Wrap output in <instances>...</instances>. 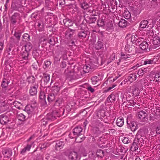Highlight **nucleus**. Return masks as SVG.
I'll list each match as a JSON object with an SVG mask.
<instances>
[{
    "label": "nucleus",
    "mask_w": 160,
    "mask_h": 160,
    "mask_svg": "<svg viewBox=\"0 0 160 160\" xmlns=\"http://www.w3.org/2000/svg\"><path fill=\"white\" fill-rule=\"evenodd\" d=\"M137 117L138 119L141 122H144L146 120V118L147 114L145 111H141L138 112L137 113Z\"/></svg>",
    "instance_id": "4"
},
{
    "label": "nucleus",
    "mask_w": 160,
    "mask_h": 160,
    "mask_svg": "<svg viewBox=\"0 0 160 160\" xmlns=\"http://www.w3.org/2000/svg\"><path fill=\"white\" fill-rule=\"evenodd\" d=\"M107 30H112L113 29V27L112 21L108 22L106 25Z\"/></svg>",
    "instance_id": "43"
},
{
    "label": "nucleus",
    "mask_w": 160,
    "mask_h": 160,
    "mask_svg": "<svg viewBox=\"0 0 160 160\" xmlns=\"http://www.w3.org/2000/svg\"><path fill=\"white\" fill-rule=\"evenodd\" d=\"M2 153L5 158H8V160H11L10 158L12 155V150L10 149H5L2 151Z\"/></svg>",
    "instance_id": "10"
},
{
    "label": "nucleus",
    "mask_w": 160,
    "mask_h": 160,
    "mask_svg": "<svg viewBox=\"0 0 160 160\" xmlns=\"http://www.w3.org/2000/svg\"><path fill=\"white\" fill-rule=\"evenodd\" d=\"M140 144L138 142L134 140L132 144V145L130 148V150L132 151H135L138 149L139 148L138 145Z\"/></svg>",
    "instance_id": "25"
},
{
    "label": "nucleus",
    "mask_w": 160,
    "mask_h": 160,
    "mask_svg": "<svg viewBox=\"0 0 160 160\" xmlns=\"http://www.w3.org/2000/svg\"><path fill=\"white\" fill-rule=\"evenodd\" d=\"M47 96V99L48 102L51 103L55 100V96L54 94H48Z\"/></svg>",
    "instance_id": "37"
},
{
    "label": "nucleus",
    "mask_w": 160,
    "mask_h": 160,
    "mask_svg": "<svg viewBox=\"0 0 160 160\" xmlns=\"http://www.w3.org/2000/svg\"><path fill=\"white\" fill-rule=\"evenodd\" d=\"M152 43L151 45V48L152 49H158L160 48V39L159 37H155L152 40H151Z\"/></svg>",
    "instance_id": "2"
},
{
    "label": "nucleus",
    "mask_w": 160,
    "mask_h": 160,
    "mask_svg": "<svg viewBox=\"0 0 160 160\" xmlns=\"http://www.w3.org/2000/svg\"><path fill=\"white\" fill-rule=\"evenodd\" d=\"M28 79L29 83H33L35 81V78L33 76L29 77Z\"/></svg>",
    "instance_id": "53"
},
{
    "label": "nucleus",
    "mask_w": 160,
    "mask_h": 160,
    "mask_svg": "<svg viewBox=\"0 0 160 160\" xmlns=\"http://www.w3.org/2000/svg\"><path fill=\"white\" fill-rule=\"evenodd\" d=\"M82 128L80 126H77L75 127L73 130L72 134L70 133L69 136V138L71 139L75 138L76 140L78 138H79V136L82 134ZM82 140L81 141H79V142H81L82 141H83L84 138L82 137V138H80Z\"/></svg>",
    "instance_id": "1"
},
{
    "label": "nucleus",
    "mask_w": 160,
    "mask_h": 160,
    "mask_svg": "<svg viewBox=\"0 0 160 160\" xmlns=\"http://www.w3.org/2000/svg\"><path fill=\"white\" fill-rule=\"evenodd\" d=\"M64 144L65 143L64 142L61 140L57 141L55 145L56 149L58 150H60L63 148Z\"/></svg>",
    "instance_id": "21"
},
{
    "label": "nucleus",
    "mask_w": 160,
    "mask_h": 160,
    "mask_svg": "<svg viewBox=\"0 0 160 160\" xmlns=\"http://www.w3.org/2000/svg\"><path fill=\"white\" fill-rule=\"evenodd\" d=\"M12 97H11L10 98H9L7 100V103L8 104H13L14 105V106L16 107V103L15 102V101H12L13 100L11 98Z\"/></svg>",
    "instance_id": "51"
},
{
    "label": "nucleus",
    "mask_w": 160,
    "mask_h": 160,
    "mask_svg": "<svg viewBox=\"0 0 160 160\" xmlns=\"http://www.w3.org/2000/svg\"><path fill=\"white\" fill-rule=\"evenodd\" d=\"M38 87V83L31 86L29 90V93L30 95L33 96L36 95Z\"/></svg>",
    "instance_id": "11"
},
{
    "label": "nucleus",
    "mask_w": 160,
    "mask_h": 160,
    "mask_svg": "<svg viewBox=\"0 0 160 160\" xmlns=\"http://www.w3.org/2000/svg\"><path fill=\"white\" fill-rule=\"evenodd\" d=\"M155 62H154L153 59H151L144 61L143 62V64H152L154 63Z\"/></svg>",
    "instance_id": "50"
},
{
    "label": "nucleus",
    "mask_w": 160,
    "mask_h": 160,
    "mask_svg": "<svg viewBox=\"0 0 160 160\" xmlns=\"http://www.w3.org/2000/svg\"><path fill=\"white\" fill-rule=\"evenodd\" d=\"M123 16L126 19H128L130 18L131 14L128 11H125L123 13Z\"/></svg>",
    "instance_id": "46"
},
{
    "label": "nucleus",
    "mask_w": 160,
    "mask_h": 160,
    "mask_svg": "<svg viewBox=\"0 0 160 160\" xmlns=\"http://www.w3.org/2000/svg\"><path fill=\"white\" fill-rule=\"evenodd\" d=\"M119 151L122 153H124L128 150V149L126 148H124L123 147H120V148L118 149Z\"/></svg>",
    "instance_id": "52"
},
{
    "label": "nucleus",
    "mask_w": 160,
    "mask_h": 160,
    "mask_svg": "<svg viewBox=\"0 0 160 160\" xmlns=\"http://www.w3.org/2000/svg\"><path fill=\"white\" fill-rule=\"evenodd\" d=\"M41 52V51L39 50H34L32 52V55L35 58L39 57H40V53Z\"/></svg>",
    "instance_id": "42"
},
{
    "label": "nucleus",
    "mask_w": 160,
    "mask_h": 160,
    "mask_svg": "<svg viewBox=\"0 0 160 160\" xmlns=\"http://www.w3.org/2000/svg\"><path fill=\"white\" fill-rule=\"evenodd\" d=\"M137 77L136 73H133L130 74L126 78L125 80L126 82L129 81L130 83H131L136 79Z\"/></svg>",
    "instance_id": "18"
},
{
    "label": "nucleus",
    "mask_w": 160,
    "mask_h": 160,
    "mask_svg": "<svg viewBox=\"0 0 160 160\" xmlns=\"http://www.w3.org/2000/svg\"><path fill=\"white\" fill-rule=\"evenodd\" d=\"M124 123V120L123 117H120L117 119L116 124L118 127H121L122 126Z\"/></svg>",
    "instance_id": "33"
},
{
    "label": "nucleus",
    "mask_w": 160,
    "mask_h": 160,
    "mask_svg": "<svg viewBox=\"0 0 160 160\" xmlns=\"http://www.w3.org/2000/svg\"><path fill=\"white\" fill-rule=\"evenodd\" d=\"M91 80L93 85L98 86L100 84V79L97 76H94L92 77Z\"/></svg>",
    "instance_id": "29"
},
{
    "label": "nucleus",
    "mask_w": 160,
    "mask_h": 160,
    "mask_svg": "<svg viewBox=\"0 0 160 160\" xmlns=\"http://www.w3.org/2000/svg\"><path fill=\"white\" fill-rule=\"evenodd\" d=\"M121 97L122 100V102L123 103H125L126 101H127V98L126 97L124 94H122Z\"/></svg>",
    "instance_id": "64"
},
{
    "label": "nucleus",
    "mask_w": 160,
    "mask_h": 160,
    "mask_svg": "<svg viewBox=\"0 0 160 160\" xmlns=\"http://www.w3.org/2000/svg\"><path fill=\"white\" fill-rule=\"evenodd\" d=\"M148 21L147 20H143L140 23L139 29L141 30L142 29L144 28L148 27Z\"/></svg>",
    "instance_id": "28"
},
{
    "label": "nucleus",
    "mask_w": 160,
    "mask_h": 160,
    "mask_svg": "<svg viewBox=\"0 0 160 160\" xmlns=\"http://www.w3.org/2000/svg\"><path fill=\"white\" fill-rule=\"evenodd\" d=\"M138 37L137 36H135V35H133L131 36V41L133 43H136L137 38H138Z\"/></svg>",
    "instance_id": "56"
},
{
    "label": "nucleus",
    "mask_w": 160,
    "mask_h": 160,
    "mask_svg": "<svg viewBox=\"0 0 160 160\" xmlns=\"http://www.w3.org/2000/svg\"><path fill=\"white\" fill-rule=\"evenodd\" d=\"M65 110L64 108H61L59 109H53V114H55L56 117H59L64 115Z\"/></svg>",
    "instance_id": "16"
},
{
    "label": "nucleus",
    "mask_w": 160,
    "mask_h": 160,
    "mask_svg": "<svg viewBox=\"0 0 160 160\" xmlns=\"http://www.w3.org/2000/svg\"><path fill=\"white\" fill-rule=\"evenodd\" d=\"M117 20L118 19L117 18L116 19H115L113 20L114 22L118 24V26L121 28H125L128 25V22L124 19H121L119 22H118L117 21Z\"/></svg>",
    "instance_id": "7"
},
{
    "label": "nucleus",
    "mask_w": 160,
    "mask_h": 160,
    "mask_svg": "<svg viewBox=\"0 0 160 160\" xmlns=\"http://www.w3.org/2000/svg\"><path fill=\"white\" fill-rule=\"evenodd\" d=\"M67 155L69 160H77L78 157V153L75 151L69 152Z\"/></svg>",
    "instance_id": "8"
},
{
    "label": "nucleus",
    "mask_w": 160,
    "mask_h": 160,
    "mask_svg": "<svg viewBox=\"0 0 160 160\" xmlns=\"http://www.w3.org/2000/svg\"><path fill=\"white\" fill-rule=\"evenodd\" d=\"M19 14L18 13H14L11 18V22L13 25L15 24L17 22V17L19 16Z\"/></svg>",
    "instance_id": "27"
},
{
    "label": "nucleus",
    "mask_w": 160,
    "mask_h": 160,
    "mask_svg": "<svg viewBox=\"0 0 160 160\" xmlns=\"http://www.w3.org/2000/svg\"><path fill=\"white\" fill-rule=\"evenodd\" d=\"M63 22L64 25L67 27L72 26L73 24V21L68 18L64 19L63 20Z\"/></svg>",
    "instance_id": "23"
},
{
    "label": "nucleus",
    "mask_w": 160,
    "mask_h": 160,
    "mask_svg": "<svg viewBox=\"0 0 160 160\" xmlns=\"http://www.w3.org/2000/svg\"><path fill=\"white\" fill-rule=\"evenodd\" d=\"M17 118L18 120L23 121L25 120V116L22 113H20L18 114Z\"/></svg>",
    "instance_id": "45"
},
{
    "label": "nucleus",
    "mask_w": 160,
    "mask_h": 160,
    "mask_svg": "<svg viewBox=\"0 0 160 160\" xmlns=\"http://www.w3.org/2000/svg\"><path fill=\"white\" fill-rule=\"evenodd\" d=\"M143 38H141L138 37L137 38V41L136 42V43H135V44H136V45H137L138 44H139V43H142V42H143L142 41Z\"/></svg>",
    "instance_id": "61"
},
{
    "label": "nucleus",
    "mask_w": 160,
    "mask_h": 160,
    "mask_svg": "<svg viewBox=\"0 0 160 160\" xmlns=\"http://www.w3.org/2000/svg\"><path fill=\"white\" fill-rule=\"evenodd\" d=\"M0 107L3 111H5L8 108V105L6 104L5 101L0 102Z\"/></svg>",
    "instance_id": "39"
},
{
    "label": "nucleus",
    "mask_w": 160,
    "mask_h": 160,
    "mask_svg": "<svg viewBox=\"0 0 160 160\" xmlns=\"http://www.w3.org/2000/svg\"><path fill=\"white\" fill-rule=\"evenodd\" d=\"M46 95L45 93L43 92H40L39 99L40 102L42 103L43 105L47 104L46 100Z\"/></svg>",
    "instance_id": "17"
},
{
    "label": "nucleus",
    "mask_w": 160,
    "mask_h": 160,
    "mask_svg": "<svg viewBox=\"0 0 160 160\" xmlns=\"http://www.w3.org/2000/svg\"><path fill=\"white\" fill-rule=\"evenodd\" d=\"M128 101V103H127V105H128L132 106H134L136 105V102H135L133 100H127Z\"/></svg>",
    "instance_id": "55"
},
{
    "label": "nucleus",
    "mask_w": 160,
    "mask_h": 160,
    "mask_svg": "<svg viewBox=\"0 0 160 160\" xmlns=\"http://www.w3.org/2000/svg\"><path fill=\"white\" fill-rule=\"evenodd\" d=\"M10 41L12 43L16 44H18L19 43V42L17 41V40L15 38H14L12 37H11L10 38Z\"/></svg>",
    "instance_id": "58"
},
{
    "label": "nucleus",
    "mask_w": 160,
    "mask_h": 160,
    "mask_svg": "<svg viewBox=\"0 0 160 160\" xmlns=\"http://www.w3.org/2000/svg\"><path fill=\"white\" fill-rule=\"evenodd\" d=\"M154 80H156L157 82H160V72L156 73L154 76Z\"/></svg>",
    "instance_id": "49"
},
{
    "label": "nucleus",
    "mask_w": 160,
    "mask_h": 160,
    "mask_svg": "<svg viewBox=\"0 0 160 160\" xmlns=\"http://www.w3.org/2000/svg\"><path fill=\"white\" fill-rule=\"evenodd\" d=\"M9 82L6 80L3 81L1 85L2 88H6L8 86Z\"/></svg>",
    "instance_id": "47"
},
{
    "label": "nucleus",
    "mask_w": 160,
    "mask_h": 160,
    "mask_svg": "<svg viewBox=\"0 0 160 160\" xmlns=\"http://www.w3.org/2000/svg\"><path fill=\"white\" fill-rule=\"evenodd\" d=\"M122 142L125 144H128L130 142V140H129L128 138L124 137L123 138Z\"/></svg>",
    "instance_id": "57"
},
{
    "label": "nucleus",
    "mask_w": 160,
    "mask_h": 160,
    "mask_svg": "<svg viewBox=\"0 0 160 160\" xmlns=\"http://www.w3.org/2000/svg\"><path fill=\"white\" fill-rule=\"evenodd\" d=\"M129 57H130V55L129 54L122 53L121 59H123L124 60H125Z\"/></svg>",
    "instance_id": "54"
},
{
    "label": "nucleus",
    "mask_w": 160,
    "mask_h": 160,
    "mask_svg": "<svg viewBox=\"0 0 160 160\" xmlns=\"http://www.w3.org/2000/svg\"><path fill=\"white\" fill-rule=\"evenodd\" d=\"M115 55L114 54H112L110 57L109 58L110 60H109L108 62L107 63L108 64L110 63V62H111L112 61L114 60L115 59Z\"/></svg>",
    "instance_id": "60"
},
{
    "label": "nucleus",
    "mask_w": 160,
    "mask_h": 160,
    "mask_svg": "<svg viewBox=\"0 0 160 160\" xmlns=\"http://www.w3.org/2000/svg\"><path fill=\"white\" fill-rule=\"evenodd\" d=\"M104 152L103 150L101 149H98L97 150L96 154L98 157H99L101 158L103 157L104 156Z\"/></svg>",
    "instance_id": "44"
},
{
    "label": "nucleus",
    "mask_w": 160,
    "mask_h": 160,
    "mask_svg": "<svg viewBox=\"0 0 160 160\" xmlns=\"http://www.w3.org/2000/svg\"><path fill=\"white\" fill-rule=\"evenodd\" d=\"M105 18V17H103L101 18H99L97 21V25L99 27H102L105 25V21L104 19L103 18Z\"/></svg>",
    "instance_id": "34"
},
{
    "label": "nucleus",
    "mask_w": 160,
    "mask_h": 160,
    "mask_svg": "<svg viewBox=\"0 0 160 160\" xmlns=\"http://www.w3.org/2000/svg\"><path fill=\"white\" fill-rule=\"evenodd\" d=\"M44 81V84L46 85V87H49L50 86L52 82V81L50 82V76L49 74L46 73H44L42 78Z\"/></svg>",
    "instance_id": "6"
},
{
    "label": "nucleus",
    "mask_w": 160,
    "mask_h": 160,
    "mask_svg": "<svg viewBox=\"0 0 160 160\" xmlns=\"http://www.w3.org/2000/svg\"><path fill=\"white\" fill-rule=\"evenodd\" d=\"M118 94L116 92H112L108 96L107 98L108 102H114L118 99Z\"/></svg>",
    "instance_id": "5"
},
{
    "label": "nucleus",
    "mask_w": 160,
    "mask_h": 160,
    "mask_svg": "<svg viewBox=\"0 0 160 160\" xmlns=\"http://www.w3.org/2000/svg\"><path fill=\"white\" fill-rule=\"evenodd\" d=\"M30 40V36L27 33H25L23 34L22 36V41L27 42Z\"/></svg>",
    "instance_id": "41"
},
{
    "label": "nucleus",
    "mask_w": 160,
    "mask_h": 160,
    "mask_svg": "<svg viewBox=\"0 0 160 160\" xmlns=\"http://www.w3.org/2000/svg\"><path fill=\"white\" fill-rule=\"evenodd\" d=\"M101 131L99 128L97 127H93L92 129V133L95 137H97L101 133Z\"/></svg>",
    "instance_id": "24"
},
{
    "label": "nucleus",
    "mask_w": 160,
    "mask_h": 160,
    "mask_svg": "<svg viewBox=\"0 0 160 160\" xmlns=\"http://www.w3.org/2000/svg\"><path fill=\"white\" fill-rule=\"evenodd\" d=\"M75 31V29H72L69 28L65 32V35L66 38L67 39H70L72 37Z\"/></svg>",
    "instance_id": "15"
},
{
    "label": "nucleus",
    "mask_w": 160,
    "mask_h": 160,
    "mask_svg": "<svg viewBox=\"0 0 160 160\" xmlns=\"http://www.w3.org/2000/svg\"><path fill=\"white\" fill-rule=\"evenodd\" d=\"M136 47L133 45H130L128 44L126 45L125 50L130 53L134 54L136 52Z\"/></svg>",
    "instance_id": "9"
},
{
    "label": "nucleus",
    "mask_w": 160,
    "mask_h": 160,
    "mask_svg": "<svg viewBox=\"0 0 160 160\" xmlns=\"http://www.w3.org/2000/svg\"><path fill=\"white\" fill-rule=\"evenodd\" d=\"M25 50L26 51L30 52L32 48V43L30 42H27L26 44L24 46Z\"/></svg>",
    "instance_id": "38"
},
{
    "label": "nucleus",
    "mask_w": 160,
    "mask_h": 160,
    "mask_svg": "<svg viewBox=\"0 0 160 160\" xmlns=\"http://www.w3.org/2000/svg\"><path fill=\"white\" fill-rule=\"evenodd\" d=\"M140 48L142 50L146 51L147 50L149 45L146 41L142 42L139 44Z\"/></svg>",
    "instance_id": "30"
},
{
    "label": "nucleus",
    "mask_w": 160,
    "mask_h": 160,
    "mask_svg": "<svg viewBox=\"0 0 160 160\" xmlns=\"http://www.w3.org/2000/svg\"><path fill=\"white\" fill-rule=\"evenodd\" d=\"M103 41L102 38H99L98 42L95 44V47L97 50H100L104 48Z\"/></svg>",
    "instance_id": "13"
},
{
    "label": "nucleus",
    "mask_w": 160,
    "mask_h": 160,
    "mask_svg": "<svg viewBox=\"0 0 160 160\" xmlns=\"http://www.w3.org/2000/svg\"><path fill=\"white\" fill-rule=\"evenodd\" d=\"M90 70V68L87 65L84 66L83 68V70L82 71L84 72L85 73L88 72Z\"/></svg>",
    "instance_id": "48"
},
{
    "label": "nucleus",
    "mask_w": 160,
    "mask_h": 160,
    "mask_svg": "<svg viewBox=\"0 0 160 160\" xmlns=\"http://www.w3.org/2000/svg\"><path fill=\"white\" fill-rule=\"evenodd\" d=\"M48 41L49 43L52 45H54L55 44L54 39L53 38H52L50 39H48Z\"/></svg>",
    "instance_id": "62"
},
{
    "label": "nucleus",
    "mask_w": 160,
    "mask_h": 160,
    "mask_svg": "<svg viewBox=\"0 0 160 160\" xmlns=\"http://www.w3.org/2000/svg\"><path fill=\"white\" fill-rule=\"evenodd\" d=\"M128 125V128H129L131 130L134 132L138 129V126L136 122L134 121H132L129 124L127 121Z\"/></svg>",
    "instance_id": "12"
},
{
    "label": "nucleus",
    "mask_w": 160,
    "mask_h": 160,
    "mask_svg": "<svg viewBox=\"0 0 160 160\" xmlns=\"http://www.w3.org/2000/svg\"><path fill=\"white\" fill-rule=\"evenodd\" d=\"M10 121L9 118L6 115L4 114L0 116V122L1 124H6Z\"/></svg>",
    "instance_id": "14"
},
{
    "label": "nucleus",
    "mask_w": 160,
    "mask_h": 160,
    "mask_svg": "<svg viewBox=\"0 0 160 160\" xmlns=\"http://www.w3.org/2000/svg\"><path fill=\"white\" fill-rule=\"evenodd\" d=\"M97 20V18L96 17H87L86 21L87 23L92 24L95 23Z\"/></svg>",
    "instance_id": "26"
},
{
    "label": "nucleus",
    "mask_w": 160,
    "mask_h": 160,
    "mask_svg": "<svg viewBox=\"0 0 160 160\" xmlns=\"http://www.w3.org/2000/svg\"><path fill=\"white\" fill-rule=\"evenodd\" d=\"M88 32L87 30H80L78 34V37L81 39H83L86 38L87 36Z\"/></svg>",
    "instance_id": "19"
},
{
    "label": "nucleus",
    "mask_w": 160,
    "mask_h": 160,
    "mask_svg": "<svg viewBox=\"0 0 160 160\" xmlns=\"http://www.w3.org/2000/svg\"><path fill=\"white\" fill-rule=\"evenodd\" d=\"M52 0H45L46 7L50 10L53 9L54 3Z\"/></svg>",
    "instance_id": "20"
},
{
    "label": "nucleus",
    "mask_w": 160,
    "mask_h": 160,
    "mask_svg": "<svg viewBox=\"0 0 160 160\" xmlns=\"http://www.w3.org/2000/svg\"><path fill=\"white\" fill-rule=\"evenodd\" d=\"M38 64L37 62L34 63L32 65V68L34 69L35 70H37L38 68Z\"/></svg>",
    "instance_id": "63"
},
{
    "label": "nucleus",
    "mask_w": 160,
    "mask_h": 160,
    "mask_svg": "<svg viewBox=\"0 0 160 160\" xmlns=\"http://www.w3.org/2000/svg\"><path fill=\"white\" fill-rule=\"evenodd\" d=\"M146 139V137L141 134L140 131H138L134 140L138 142V143L139 144L141 143V145H142V144H144V142Z\"/></svg>",
    "instance_id": "3"
},
{
    "label": "nucleus",
    "mask_w": 160,
    "mask_h": 160,
    "mask_svg": "<svg viewBox=\"0 0 160 160\" xmlns=\"http://www.w3.org/2000/svg\"><path fill=\"white\" fill-rule=\"evenodd\" d=\"M52 90L53 92L57 94L58 92L60 90V86H58L57 84H55L52 88Z\"/></svg>",
    "instance_id": "40"
},
{
    "label": "nucleus",
    "mask_w": 160,
    "mask_h": 160,
    "mask_svg": "<svg viewBox=\"0 0 160 160\" xmlns=\"http://www.w3.org/2000/svg\"><path fill=\"white\" fill-rule=\"evenodd\" d=\"M22 34V32L21 30H15L14 31V36L17 41L19 42L20 40Z\"/></svg>",
    "instance_id": "22"
},
{
    "label": "nucleus",
    "mask_w": 160,
    "mask_h": 160,
    "mask_svg": "<svg viewBox=\"0 0 160 160\" xmlns=\"http://www.w3.org/2000/svg\"><path fill=\"white\" fill-rule=\"evenodd\" d=\"M82 70H78V71L75 72L73 74V79H78L81 78L82 76Z\"/></svg>",
    "instance_id": "32"
},
{
    "label": "nucleus",
    "mask_w": 160,
    "mask_h": 160,
    "mask_svg": "<svg viewBox=\"0 0 160 160\" xmlns=\"http://www.w3.org/2000/svg\"><path fill=\"white\" fill-rule=\"evenodd\" d=\"M31 147V145L28 144L20 152L21 154L23 155L27 151H29Z\"/></svg>",
    "instance_id": "35"
},
{
    "label": "nucleus",
    "mask_w": 160,
    "mask_h": 160,
    "mask_svg": "<svg viewBox=\"0 0 160 160\" xmlns=\"http://www.w3.org/2000/svg\"><path fill=\"white\" fill-rule=\"evenodd\" d=\"M29 53L30 52L28 51L27 52V51H26L25 50L24 51L21 52V54L22 58L25 60H28Z\"/></svg>",
    "instance_id": "36"
},
{
    "label": "nucleus",
    "mask_w": 160,
    "mask_h": 160,
    "mask_svg": "<svg viewBox=\"0 0 160 160\" xmlns=\"http://www.w3.org/2000/svg\"><path fill=\"white\" fill-rule=\"evenodd\" d=\"M56 116L55 114H53V110L51 113H48L46 116V119L49 121H53L56 118Z\"/></svg>",
    "instance_id": "31"
},
{
    "label": "nucleus",
    "mask_w": 160,
    "mask_h": 160,
    "mask_svg": "<svg viewBox=\"0 0 160 160\" xmlns=\"http://www.w3.org/2000/svg\"><path fill=\"white\" fill-rule=\"evenodd\" d=\"M40 146V149H44L46 148L48 146V144L46 143H41L39 145Z\"/></svg>",
    "instance_id": "59"
}]
</instances>
